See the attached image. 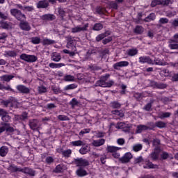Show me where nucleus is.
Segmentation results:
<instances>
[{"mask_svg":"<svg viewBox=\"0 0 178 178\" xmlns=\"http://www.w3.org/2000/svg\"><path fill=\"white\" fill-rule=\"evenodd\" d=\"M10 119L11 118L8 113L1 118L3 122L0 124V134L1 133H3V131L8 133H13L15 131V129L10 126V124L8 123Z\"/></svg>","mask_w":178,"mask_h":178,"instance_id":"nucleus-1","label":"nucleus"},{"mask_svg":"<svg viewBox=\"0 0 178 178\" xmlns=\"http://www.w3.org/2000/svg\"><path fill=\"white\" fill-rule=\"evenodd\" d=\"M173 0H153L151 3L152 8H155L157 5L162 6H170L173 4Z\"/></svg>","mask_w":178,"mask_h":178,"instance_id":"nucleus-2","label":"nucleus"},{"mask_svg":"<svg viewBox=\"0 0 178 178\" xmlns=\"http://www.w3.org/2000/svg\"><path fill=\"white\" fill-rule=\"evenodd\" d=\"M20 59L22 60H24L25 62H28L29 63H33L34 62H37V56L35 55H29L26 54H22L19 56Z\"/></svg>","mask_w":178,"mask_h":178,"instance_id":"nucleus-3","label":"nucleus"},{"mask_svg":"<svg viewBox=\"0 0 178 178\" xmlns=\"http://www.w3.org/2000/svg\"><path fill=\"white\" fill-rule=\"evenodd\" d=\"M74 163L78 168H86V166L90 165V162L87 159L83 158L75 159L74 160Z\"/></svg>","mask_w":178,"mask_h":178,"instance_id":"nucleus-4","label":"nucleus"},{"mask_svg":"<svg viewBox=\"0 0 178 178\" xmlns=\"http://www.w3.org/2000/svg\"><path fill=\"white\" fill-rule=\"evenodd\" d=\"M10 13L12 16H14L16 19L22 22V20H24L26 19V15L23 13H22V11H20L18 9L13 8L10 10Z\"/></svg>","mask_w":178,"mask_h":178,"instance_id":"nucleus-5","label":"nucleus"},{"mask_svg":"<svg viewBox=\"0 0 178 178\" xmlns=\"http://www.w3.org/2000/svg\"><path fill=\"white\" fill-rule=\"evenodd\" d=\"M88 23L85 24L83 26L78 25L71 29V33H73L74 34H76L77 33H81L82 31H87V29H88Z\"/></svg>","mask_w":178,"mask_h":178,"instance_id":"nucleus-6","label":"nucleus"},{"mask_svg":"<svg viewBox=\"0 0 178 178\" xmlns=\"http://www.w3.org/2000/svg\"><path fill=\"white\" fill-rule=\"evenodd\" d=\"M115 82H113V81H109L108 82H106V81L102 78L100 80L96 82V87H103L109 88Z\"/></svg>","mask_w":178,"mask_h":178,"instance_id":"nucleus-7","label":"nucleus"},{"mask_svg":"<svg viewBox=\"0 0 178 178\" xmlns=\"http://www.w3.org/2000/svg\"><path fill=\"white\" fill-rule=\"evenodd\" d=\"M48 6H49V1H48V0L39 1L36 3V7L38 9H47Z\"/></svg>","mask_w":178,"mask_h":178,"instance_id":"nucleus-8","label":"nucleus"},{"mask_svg":"<svg viewBox=\"0 0 178 178\" xmlns=\"http://www.w3.org/2000/svg\"><path fill=\"white\" fill-rule=\"evenodd\" d=\"M16 90H17V91L21 94H30V88H27L24 85H17L16 86Z\"/></svg>","mask_w":178,"mask_h":178,"instance_id":"nucleus-9","label":"nucleus"},{"mask_svg":"<svg viewBox=\"0 0 178 178\" xmlns=\"http://www.w3.org/2000/svg\"><path fill=\"white\" fill-rule=\"evenodd\" d=\"M144 164V169H158L159 168L158 165L152 163L149 160H145Z\"/></svg>","mask_w":178,"mask_h":178,"instance_id":"nucleus-10","label":"nucleus"},{"mask_svg":"<svg viewBox=\"0 0 178 178\" xmlns=\"http://www.w3.org/2000/svg\"><path fill=\"white\" fill-rule=\"evenodd\" d=\"M139 63H147L148 65H154V61L149 56H143L139 57Z\"/></svg>","mask_w":178,"mask_h":178,"instance_id":"nucleus-11","label":"nucleus"},{"mask_svg":"<svg viewBox=\"0 0 178 178\" xmlns=\"http://www.w3.org/2000/svg\"><path fill=\"white\" fill-rule=\"evenodd\" d=\"M131 158H133V154L130 152H127L120 159V161L122 163H127V162H130V159H131Z\"/></svg>","mask_w":178,"mask_h":178,"instance_id":"nucleus-12","label":"nucleus"},{"mask_svg":"<svg viewBox=\"0 0 178 178\" xmlns=\"http://www.w3.org/2000/svg\"><path fill=\"white\" fill-rule=\"evenodd\" d=\"M129 65V61H120L113 65V68L115 69V70H119V67H126Z\"/></svg>","mask_w":178,"mask_h":178,"instance_id":"nucleus-13","label":"nucleus"},{"mask_svg":"<svg viewBox=\"0 0 178 178\" xmlns=\"http://www.w3.org/2000/svg\"><path fill=\"white\" fill-rule=\"evenodd\" d=\"M58 153L61 154L64 158H70L72 156V149H58Z\"/></svg>","mask_w":178,"mask_h":178,"instance_id":"nucleus-14","label":"nucleus"},{"mask_svg":"<svg viewBox=\"0 0 178 178\" xmlns=\"http://www.w3.org/2000/svg\"><path fill=\"white\" fill-rule=\"evenodd\" d=\"M161 149L159 147H156L154 149V152H152L149 154L150 158L152 159V161H156L158 160V158H159V152Z\"/></svg>","mask_w":178,"mask_h":178,"instance_id":"nucleus-15","label":"nucleus"},{"mask_svg":"<svg viewBox=\"0 0 178 178\" xmlns=\"http://www.w3.org/2000/svg\"><path fill=\"white\" fill-rule=\"evenodd\" d=\"M21 172L25 175H29V176H35V171L30 168L25 167L21 168Z\"/></svg>","mask_w":178,"mask_h":178,"instance_id":"nucleus-16","label":"nucleus"},{"mask_svg":"<svg viewBox=\"0 0 178 178\" xmlns=\"http://www.w3.org/2000/svg\"><path fill=\"white\" fill-rule=\"evenodd\" d=\"M1 28L4 30H10V29H12V24L5 20H1L0 21V29Z\"/></svg>","mask_w":178,"mask_h":178,"instance_id":"nucleus-17","label":"nucleus"},{"mask_svg":"<svg viewBox=\"0 0 178 178\" xmlns=\"http://www.w3.org/2000/svg\"><path fill=\"white\" fill-rule=\"evenodd\" d=\"M29 127L32 130H40V127H38V120H30Z\"/></svg>","mask_w":178,"mask_h":178,"instance_id":"nucleus-18","label":"nucleus"},{"mask_svg":"<svg viewBox=\"0 0 178 178\" xmlns=\"http://www.w3.org/2000/svg\"><path fill=\"white\" fill-rule=\"evenodd\" d=\"M66 170V165L65 164H58L54 170V173H63Z\"/></svg>","mask_w":178,"mask_h":178,"instance_id":"nucleus-19","label":"nucleus"},{"mask_svg":"<svg viewBox=\"0 0 178 178\" xmlns=\"http://www.w3.org/2000/svg\"><path fill=\"white\" fill-rule=\"evenodd\" d=\"M76 175H77L79 177H84V176H87L88 173H87V171L84 170L83 168L80 167L76 170Z\"/></svg>","mask_w":178,"mask_h":178,"instance_id":"nucleus-20","label":"nucleus"},{"mask_svg":"<svg viewBox=\"0 0 178 178\" xmlns=\"http://www.w3.org/2000/svg\"><path fill=\"white\" fill-rule=\"evenodd\" d=\"M19 27L22 29V30H24L25 31H30L31 30V27L30 26V24H29V22H22L19 24Z\"/></svg>","mask_w":178,"mask_h":178,"instance_id":"nucleus-21","label":"nucleus"},{"mask_svg":"<svg viewBox=\"0 0 178 178\" xmlns=\"http://www.w3.org/2000/svg\"><path fill=\"white\" fill-rule=\"evenodd\" d=\"M51 59L54 62H60V59H62V56H60V54L58 52H54L51 54Z\"/></svg>","mask_w":178,"mask_h":178,"instance_id":"nucleus-22","label":"nucleus"},{"mask_svg":"<svg viewBox=\"0 0 178 178\" xmlns=\"http://www.w3.org/2000/svg\"><path fill=\"white\" fill-rule=\"evenodd\" d=\"M17 56V54L15 51H5L3 54V56L5 58H15Z\"/></svg>","mask_w":178,"mask_h":178,"instance_id":"nucleus-23","label":"nucleus"},{"mask_svg":"<svg viewBox=\"0 0 178 178\" xmlns=\"http://www.w3.org/2000/svg\"><path fill=\"white\" fill-rule=\"evenodd\" d=\"M119 149H122V148L116 147V146H111L108 145L106 148L107 152H110L111 154H113L115 152H118Z\"/></svg>","mask_w":178,"mask_h":178,"instance_id":"nucleus-24","label":"nucleus"},{"mask_svg":"<svg viewBox=\"0 0 178 178\" xmlns=\"http://www.w3.org/2000/svg\"><path fill=\"white\" fill-rule=\"evenodd\" d=\"M104 144H105V139L95 140L92 143V145L94 147H101V145H104Z\"/></svg>","mask_w":178,"mask_h":178,"instance_id":"nucleus-25","label":"nucleus"},{"mask_svg":"<svg viewBox=\"0 0 178 178\" xmlns=\"http://www.w3.org/2000/svg\"><path fill=\"white\" fill-rule=\"evenodd\" d=\"M89 151L90 147H88V145H86V143H84V145H82V147L80 148L79 153L81 155H86V154H87V152H89Z\"/></svg>","mask_w":178,"mask_h":178,"instance_id":"nucleus-26","label":"nucleus"},{"mask_svg":"<svg viewBox=\"0 0 178 178\" xmlns=\"http://www.w3.org/2000/svg\"><path fill=\"white\" fill-rule=\"evenodd\" d=\"M127 54L128 56H136L138 54V49L136 48L129 49L127 51Z\"/></svg>","mask_w":178,"mask_h":178,"instance_id":"nucleus-27","label":"nucleus"},{"mask_svg":"<svg viewBox=\"0 0 178 178\" xmlns=\"http://www.w3.org/2000/svg\"><path fill=\"white\" fill-rule=\"evenodd\" d=\"M66 47L68 48V49H71L72 51H76V43H74V40H70L67 42Z\"/></svg>","mask_w":178,"mask_h":178,"instance_id":"nucleus-28","label":"nucleus"},{"mask_svg":"<svg viewBox=\"0 0 178 178\" xmlns=\"http://www.w3.org/2000/svg\"><path fill=\"white\" fill-rule=\"evenodd\" d=\"M9 152V148L6 146H2L0 147V156H6Z\"/></svg>","mask_w":178,"mask_h":178,"instance_id":"nucleus-29","label":"nucleus"},{"mask_svg":"<svg viewBox=\"0 0 178 178\" xmlns=\"http://www.w3.org/2000/svg\"><path fill=\"white\" fill-rule=\"evenodd\" d=\"M0 79H1V81H6V83H9V81H10V80H12L13 79H15V76L5 74V75L1 76Z\"/></svg>","mask_w":178,"mask_h":178,"instance_id":"nucleus-30","label":"nucleus"},{"mask_svg":"<svg viewBox=\"0 0 178 178\" xmlns=\"http://www.w3.org/2000/svg\"><path fill=\"white\" fill-rule=\"evenodd\" d=\"M15 101H16V99H15V97H10V99L7 100H2L1 104H2V105H4L6 108L8 107L9 104H13Z\"/></svg>","mask_w":178,"mask_h":178,"instance_id":"nucleus-31","label":"nucleus"},{"mask_svg":"<svg viewBox=\"0 0 178 178\" xmlns=\"http://www.w3.org/2000/svg\"><path fill=\"white\" fill-rule=\"evenodd\" d=\"M144 27L140 25H137L135 27L134 32L135 33V34L141 35L143 34V33H144Z\"/></svg>","mask_w":178,"mask_h":178,"instance_id":"nucleus-32","label":"nucleus"},{"mask_svg":"<svg viewBox=\"0 0 178 178\" xmlns=\"http://www.w3.org/2000/svg\"><path fill=\"white\" fill-rule=\"evenodd\" d=\"M41 19L42 20H55V15H52V14H45L42 15Z\"/></svg>","mask_w":178,"mask_h":178,"instance_id":"nucleus-33","label":"nucleus"},{"mask_svg":"<svg viewBox=\"0 0 178 178\" xmlns=\"http://www.w3.org/2000/svg\"><path fill=\"white\" fill-rule=\"evenodd\" d=\"M168 47L171 49H178V43H176V40H171L169 42Z\"/></svg>","mask_w":178,"mask_h":178,"instance_id":"nucleus-34","label":"nucleus"},{"mask_svg":"<svg viewBox=\"0 0 178 178\" xmlns=\"http://www.w3.org/2000/svg\"><path fill=\"white\" fill-rule=\"evenodd\" d=\"M49 67H51V69H59V68L65 66V64L51 63L49 64Z\"/></svg>","mask_w":178,"mask_h":178,"instance_id":"nucleus-35","label":"nucleus"},{"mask_svg":"<svg viewBox=\"0 0 178 178\" xmlns=\"http://www.w3.org/2000/svg\"><path fill=\"white\" fill-rule=\"evenodd\" d=\"M172 113L170 112H161L159 114V119H166V118H170Z\"/></svg>","mask_w":178,"mask_h":178,"instance_id":"nucleus-36","label":"nucleus"},{"mask_svg":"<svg viewBox=\"0 0 178 178\" xmlns=\"http://www.w3.org/2000/svg\"><path fill=\"white\" fill-rule=\"evenodd\" d=\"M152 84L156 87V88H159L160 90H163L167 87L166 84L163 83L153 82Z\"/></svg>","mask_w":178,"mask_h":178,"instance_id":"nucleus-37","label":"nucleus"},{"mask_svg":"<svg viewBox=\"0 0 178 178\" xmlns=\"http://www.w3.org/2000/svg\"><path fill=\"white\" fill-rule=\"evenodd\" d=\"M149 129H151V128L148 127L146 125H139L136 128V133L137 134H140V133H142L143 131L148 130Z\"/></svg>","mask_w":178,"mask_h":178,"instance_id":"nucleus-38","label":"nucleus"},{"mask_svg":"<svg viewBox=\"0 0 178 178\" xmlns=\"http://www.w3.org/2000/svg\"><path fill=\"white\" fill-rule=\"evenodd\" d=\"M111 113L113 115H116L118 118H123V116H124V112L122 110H113L111 111Z\"/></svg>","mask_w":178,"mask_h":178,"instance_id":"nucleus-39","label":"nucleus"},{"mask_svg":"<svg viewBox=\"0 0 178 178\" xmlns=\"http://www.w3.org/2000/svg\"><path fill=\"white\" fill-rule=\"evenodd\" d=\"M110 106L113 108V109H119L121 108L122 104L118 102L114 101L110 103Z\"/></svg>","mask_w":178,"mask_h":178,"instance_id":"nucleus-40","label":"nucleus"},{"mask_svg":"<svg viewBox=\"0 0 178 178\" xmlns=\"http://www.w3.org/2000/svg\"><path fill=\"white\" fill-rule=\"evenodd\" d=\"M72 147H82V145H84V142H83L81 140L72 141L70 143Z\"/></svg>","mask_w":178,"mask_h":178,"instance_id":"nucleus-41","label":"nucleus"},{"mask_svg":"<svg viewBox=\"0 0 178 178\" xmlns=\"http://www.w3.org/2000/svg\"><path fill=\"white\" fill-rule=\"evenodd\" d=\"M153 127H158L159 129H163L166 127V123L163 122V121H158L156 122Z\"/></svg>","mask_w":178,"mask_h":178,"instance_id":"nucleus-42","label":"nucleus"},{"mask_svg":"<svg viewBox=\"0 0 178 178\" xmlns=\"http://www.w3.org/2000/svg\"><path fill=\"white\" fill-rule=\"evenodd\" d=\"M126 127H127V131H129V126H127V124H126V123L123 122H118L117 125H116V128L117 129H126Z\"/></svg>","mask_w":178,"mask_h":178,"instance_id":"nucleus-43","label":"nucleus"},{"mask_svg":"<svg viewBox=\"0 0 178 178\" xmlns=\"http://www.w3.org/2000/svg\"><path fill=\"white\" fill-rule=\"evenodd\" d=\"M43 45H52V44H55V40H52L51 39L44 38L42 42Z\"/></svg>","mask_w":178,"mask_h":178,"instance_id":"nucleus-44","label":"nucleus"},{"mask_svg":"<svg viewBox=\"0 0 178 178\" xmlns=\"http://www.w3.org/2000/svg\"><path fill=\"white\" fill-rule=\"evenodd\" d=\"M154 64L159 65V66H166V62H164L163 60L159 58H155Z\"/></svg>","mask_w":178,"mask_h":178,"instance_id":"nucleus-45","label":"nucleus"},{"mask_svg":"<svg viewBox=\"0 0 178 178\" xmlns=\"http://www.w3.org/2000/svg\"><path fill=\"white\" fill-rule=\"evenodd\" d=\"M96 12L99 15H105V13H108L106 9H105L104 8H102V7H97L96 8Z\"/></svg>","mask_w":178,"mask_h":178,"instance_id":"nucleus-46","label":"nucleus"},{"mask_svg":"<svg viewBox=\"0 0 178 178\" xmlns=\"http://www.w3.org/2000/svg\"><path fill=\"white\" fill-rule=\"evenodd\" d=\"M102 29H104V25L101 23L95 24L93 26V30L95 31H99V30H102Z\"/></svg>","mask_w":178,"mask_h":178,"instance_id":"nucleus-47","label":"nucleus"},{"mask_svg":"<svg viewBox=\"0 0 178 178\" xmlns=\"http://www.w3.org/2000/svg\"><path fill=\"white\" fill-rule=\"evenodd\" d=\"M74 88H77V84H76V83H72V84H70V85L66 86L64 88V90H65V91H67V90H74Z\"/></svg>","mask_w":178,"mask_h":178,"instance_id":"nucleus-48","label":"nucleus"},{"mask_svg":"<svg viewBox=\"0 0 178 178\" xmlns=\"http://www.w3.org/2000/svg\"><path fill=\"white\" fill-rule=\"evenodd\" d=\"M58 13L60 17L62 18V20H63L65 16H66V12L63 10V8L59 7L57 8Z\"/></svg>","mask_w":178,"mask_h":178,"instance_id":"nucleus-49","label":"nucleus"},{"mask_svg":"<svg viewBox=\"0 0 178 178\" xmlns=\"http://www.w3.org/2000/svg\"><path fill=\"white\" fill-rule=\"evenodd\" d=\"M31 42H32V44H38L41 42V38L40 37H32L31 38Z\"/></svg>","mask_w":178,"mask_h":178,"instance_id":"nucleus-50","label":"nucleus"},{"mask_svg":"<svg viewBox=\"0 0 178 178\" xmlns=\"http://www.w3.org/2000/svg\"><path fill=\"white\" fill-rule=\"evenodd\" d=\"M143 149V145L141 144H136L133 146V150L135 152H138V151H141Z\"/></svg>","mask_w":178,"mask_h":178,"instance_id":"nucleus-51","label":"nucleus"},{"mask_svg":"<svg viewBox=\"0 0 178 178\" xmlns=\"http://www.w3.org/2000/svg\"><path fill=\"white\" fill-rule=\"evenodd\" d=\"M155 13H151L144 20L145 22H151V20H155Z\"/></svg>","mask_w":178,"mask_h":178,"instance_id":"nucleus-52","label":"nucleus"},{"mask_svg":"<svg viewBox=\"0 0 178 178\" xmlns=\"http://www.w3.org/2000/svg\"><path fill=\"white\" fill-rule=\"evenodd\" d=\"M58 120H61L62 122L70 120L69 117L65 115H58Z\"/></svg>","mask_w":178,"mask_h":178,"instance_id":"nucleus-53","label":"nucleus"},{"mask_svg":"<svg viewBox=\"0 0 178 178\" xmlns=\"http://www.w3.org/2000/svg\"><path fill=\"white\" fill-rule=\"evenodd\" d=\"M10 169L11 172H22V168H19L16 165H11Z\"/></svg>","mask_w":178,"mask_h":178,"instance_id":"nucleus-54","label":"nucleus"},{"mask_svg":"<svg viewBox=\"0 0 178 178\" xmlns=\"http://www.w3.org/2000/svg\"><path fill=\"white\" fill-rule=\"evenodd\" d=\"M105 37H106V33H101L96 37V41L99 42V41H101V40H104Z\"/></svg>","mask_w":178,"mask_h":178,"instance_id":"nucleus-55","label":"nucleus"},{"mask_svg":"<svg viewBox=\"0 0 178 178\" xmlns=\"http://www.w3.org/2000/svg\"><path fill=\"white\" fill-rule=\"evenodd\" d=\"M65 81H74V76L72 75H65L64 76Z\"/></svg>","mask_w":178,"mask_h":178,"instance_id":"nucleus-56","label":"nucleus"},{"mask_svg":"<svg viewBox=\"0 0 178 178\" xmlns=\"http://www.w3.org/2000/svg\"><path fill=\"white\" fill-rule=\"evenodd\" d=\"M54 161V157H52V156H47L45 159V162L48 165H51V163H53Z\"/></svg>","mask_w":178,"mask_h":178,"instance_id":"nucleus-57","label":"nucleus"},{"mask_svg":"<svg viewBox=\"0 0 178 178\" xmlns=\"http://www.w3.org/2000/svg\"><path fill=\"white\" fill-rule=\"evenodd\" d=\"M151 108H152V103H147L144 107V111H146L147 112H149L151 111Z\"/></svg>","mask_w":178,"mask_h":178,"instance_id":"nucleus-58","label":"nucleus"},{"mask_svg":"<svg viewBox=\"0 0 178 178\" xmlns=\"http://www.w3.org/2000/svg\"><path fill=\"white\" fill-rule=\"evenodd\" d=\"M90 131H91V129H82L79 132V136H84V134H87L88 133H90Z\"/></svg>","mask_w":178,"mask_h":178,"instance_id":"nucleus-59","label":"nucleus"},{"mask_svg":"<svg viewBox=\"0 0 178 178\" xmlns=\"http://www.w3.org/2000/svg\"><path fill=\"white\" fill-rule=\"evenodd\" d=\"M135 162L136 163H144L145 161H144L142 156H139L136 159Z\"/></svg>","mask_w":178,"mask_h":178,"instance_id":"nucleus-60","label":"nucleus"},{"mask_svg":"<svg viewBox=\"0 0 178 178\" xmlns=\"http://www.w3.org/2000/svg\"><path fill=\"white\" fill-rule=\"evenodd\" d=\"M176 12L175 11H167L166 12V16L168 17H173V16H175Z\"/></svg>","mask_w":178,"mask_h":178,"instance_id":"nucleus-61","label":"nucleus"},{"mask_svg":"<svg viewBox=\"0 0 178 178\" xmlns=\"http://www.w3.org/2000/svg\"><path fill=\"white\" fill-rule=\"evenodd\" d=\"M110 6L111 8H112L113 9H118V2H115V1H111L110 3Z\"/></svg>","mask_w":178,"mask_h":178,"instance_id":"nucleus-62","label":"nucleus"},{"mask_svg":"<svg viewBox=\"0 0 178 178\" xmlns=\"http://www.w3.org/2000/svg\"><path fill=\"white\" fill-rule=\"evenodd\" d=\"M161 158L162 159H168L169 158V154H168V152H163L161 154Z\"/></svg>","mask_w":178,"mask_h":178,"instance_id":"nucleus-63","label":"nucleus"},{"mask_svg":"<svg viewBox=\"0 0 178 178\" xmlns=\"http://www.w3.org/2000/svg\"><path fill=\"white\" fill-rule=\"evenodd\" d=\"M38 92L41 94L42 92H47V88L44 86L38 87Z\"/></svg>","mask_w":178,"mask_h":178,"instance_id":"nucleus-64","label":"nucleus"}]
</instances>
